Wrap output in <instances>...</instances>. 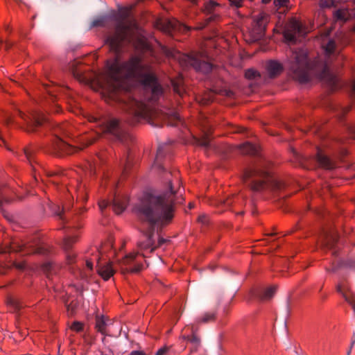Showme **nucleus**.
Masks as SVG:
<instances>
[{"instance_id":"obj_1","label":"nucleus","mask_w":355,"mask_h":355,"mask_svg":"<svg viewBox=\"0 0 355 355\" xmlns=\"http://www.w3.org/2000/svg\"><path fill=\"white\" fill-rule=\"evenodd\" d=\"M135 6L119 7L113 15L116 22L114 33L106 35L105 42L115 57L107 62V84L103 88L102 96L110 104L118 103L131 116L128 123L135 125L141 119L160 120L164 124L178 125L181 119L177 111L166 112L155 108L164 90L158 77L149 64L143 63L139 55H132L120 62V54L125 43L132 40L139 30L132 13Z\"/></svg>"},{"instance_id":"obj_2","label":"nucleus","mask_w":355,"mask_h":355,"mask_svg":"<svg viewBox=\"0 0 355 355\" xmlns=\"http://www.w3.org/2000/svg\"><path fill=\"white\" fill-rule=\"evenodd\" d=\"M169 188V191L161 194L144 193L139 204L135 207V211L139 219L147 222L150 225V228L137 242L139 252H130L122 260V264L126 266L125 270L128 272H138L142 270L145 268L144 263H146V254L152 253L157 248L153 239L154 226H166L171 223L174 217L175 191L171 182Z\"/></svg>"},{"instance_id":"obj_3","label":"nucleus","mask_w":355,"mask_h":355,"mask_svg":"<svg viewBox=\"0 0 355 355\" xmlns=\"http://www.w3.org/2000/svg\"><path fill=\"white\" fill-rule=\"evenodd\" d=\"M288 68L294 79L301 83H308L312 77L327 82L336 87L338 79L329 71L328 64L320 57L313 60L309 59L305 50L298 49L293 52L288 62Z\"/></svg>"},{"instance_id":"obj_4","label":"nucleus","mask_w":355,"mask_h":355,"mask_svg":"<svg viewBox=\"0 0 355 355\" xmlns=\"http://www.w3.org/2000/svg\"><path fill=\"white\" fill-rule=\"evenodd\" d=\"M270 166L271 163L269 161L262 159L245 169L243 180L252 191H278L285 188V183L272 175L270 171Z\"/></svg>"},{"instance_id":"obj_5","label":"nucleus","mask_w":355,"mask_h":355,"mask_svg":"<svg viewBox=\"0 0 355 355\" xmlns=\"http://www.w3.org/2000/svg\"><path fill=\"white\" fill-rule=\"evenodd\" d=\"M16 252L22 255L39 254L47 256L52 252V248L43 243L39 236H33L24 241H12L9 244L0 245V253Z\"/></svg>"},{"instance_id":"obj_6","label":"nucleus","mask_w":355,"mask_h":355,"mask_svg":"<svg viewBox=\"0 0 355 355\" xmlns=\"http://www.w3.org/2000/svg\"><path fill=\"white\" fill-rule=\"evenodd\" d=\"M89 122L94 123V127L97 128L96 136L92 138L86 146L92 144L101 134H108L117 140H122L125 132L121 126V122L116 118L109 119L98 118L93 115H88Z\"/></svg>"},{"instance_id":"obj_7","label":"nucleus","mask_w":355,"mask_h":355,"mask_svg":"<svg viewBox=\"0 0 355 355\" xmlns=\"http://www.w3.org/2000/svg\"><path fill=\"white\" fill-rule=\"evenodd\" d=\"M67 127V123L56 125L54 129L55 137L47 150L49 153L61 157L74 154L83 148L71 145L61 138V136L69 135Z\"/></svg>"},{"instance_id":"obj_8","label":"nucleus","mask_w":355,"mask_h":355,"mask_svg":"<svg viewBox=\"0 0 355 355\" xmlns=\"http://www.w3.org/2000/svg\"><path fill=\"white\" fill-rule=\"evenodd\" d=\"M305 28L296 17L290 18L284 26L283 36L288 44H294L297 37L305 34Z\"/></svg>"},{"instance_id":"obj_9","label":"nucleus","mask_w":355,"mask_h":355,"mask_svg":"<svg viewBox=\"0 0 355 355\" xmlns=\"http://www.w3.org/2000/svg\"><path fill=\"white\" fill-rule=\"evenodd\" d=\"M16 114L27 123V130L35 132L37 128L42 125L47 121L46 116L40 111H33L29 115L21 110H17Z\"/></svg>"},{"instance_id":"obj_10","label":"nucleus","mask_w":355,"mask_h":355,"mask_svg":"<svg viewBox=\"0 0 355 355\" xmlns=\"http://www.w3.org/2000/svg\"><path fill=\"white\" fill-rule=\"evenodd\" d=\"M269 21L270 15L264 12L253 16L251 34L254 40H259L265 35Z\"/></svg>"},{"instance_id":"obj_11","label":"nucleus","mask_w":355,"mask_h":355,"mask_svg":"<svg viewBox=\"0 0 355 355\" xmlns=\"http://www.w3.org/2000/svg\"><path fill=\"white\" fill-rule=\"evenodd\" d=\"M198 328L195 327L194 324L187 325L182 331V334L180 339L189 342L192 347L190 349V352L193 353L197 352L200 345V338L197 336Z\"/></svg>"},{"instance_id":"obj_12","label":"nucleus","mask_w":355,"mask_h":355,"mask_svg":"<svg viewBox=\"0 0 355 355\" xmlns=\"http://www.w3.org/2000/svg\"><path fill=\"white\" fill-rule=\"evenodd\" d=\"M315 161L319 167L327 170H331L336 167V160L334 157H329L322 149L317 148Z\"/></svg>"},{"instance_id":"obj_13","label":"nucleus","mask_w":355,"mask_h":355,"mask_svg":"<svg viewBox=\"0 0 355 355\" xmlns=\"http://www.w3.org/2000/svg\"><path fill=\"white\" fill-rule=\"evenodd\" d=\"M185 64V66H191L193 67L196 71H202L204 73L209 72L211 70L212 65L207 62H201L200 60H198L196 59H194L191 56L184 55L180 60V62L182 64Z\"/></svg>"},{"instance_id":"obj_14","label":"nucleus","mask_w":355,"mask_h":355,"mask_svg":"<svg viewBox=\"0 0 355 355\" xmlns=\"http://www.w3.org/2000/svg\"><path fill=\"white\" fill-rule=\"evenodd\" d=\"M101 252H98L95 257L96 261V268L98 275L105 280H108L115 273V270L113 268L112 263L110 262L103 263L101 258L99 257Z\"/></svg>"},{"instance_id":"obj_15","label":"nucleus","mask_w":355,"mask_h":355,"mask_svg":"<svg viewBox=\"0 0 355 355\" xmlns=\"http://www.w3.org/2000/svg\"><path fill=\"white\" fill-rule=\"evenodd\" d=\"M218 6V3L213 1H210L205 4V12L207 13V16L204 19L203 24L200 26L198 27V29H202L207 26L209 23L216 21L220 18V16L214 12L215 8Z\"/></svg>"},{"instance_id":"obj_16","label":"nucleus","mask_w":355,"mask_h":355,"mask_svg":"<svg viewBox=\"0 0 355 355\" xmlns=\"http://www.w3.org/2000/svg\"><path fill=\"white\" fill-rule=\"evenodd\" d=\"M318 40L320 42V46L326 55L329 56L334 53L336 43L334 38L329 37V32H325L321 34Z\"/></svg>"},{"instance_id":"obj_17","label":"nucleus","mask_w":355,"mask_h":355,"mask_svg":"<svg viewBox=\"0 0 355 355\" xmlns=\"http://www.w3.org/2000/svg\"><path fill=\"white\" fill-rule=\"evenodd\" d=\"M266 70L268 76L274 78L283 72L284 67L279 61L270 60L266 64Z\"/></svg>"},{"instance_id":"obj_18","label":"nucleus","mask_w":355,"mask_h":355,"mask_svg":"<svg viewBox=\"0 0 355 355\" xmlns=\"http://www.w3.org/2000/svg\"><path fill=\"white\" fill-rule=\"evenodd\" d=\"M277 291V286L273 285L267 288H259L254 291V295L261 301L271 299Z\"/></svg>"},{"instance_id":"obj_19","label":"nucleus","mask_w":355,"mask_h":355,"mask_svg":"<svg viewBox=\"0 0 355 355\" xmlns=\"http://www.w3.org/2000/svg\"><path fill=\"white\" fill-rule=\"evenodd\" d=\"M128 203V200L125 196L115 195L111 205L114 213L120 214L125 210Z\"/></svg>"},{"instance_id":"obj_20","label":"nucleus","mask_w":355,"mask_h":355,"mask_svg":"<svg viewBox=\"0 0 355 355\" xmlns=\"http://www.w3.org/2000/svg\"><path fill=\"white\" fill-rule=\"evenodd\" d=\"M171 85L173 92L180 96H183L185 92L183 76L179 74L175 78L171 79Z\"/></svg>"},{"instance_id":"obj_21","label":"nucleus","mask_w":355,"mask_h":355,"mask_svg":"<svg viewBox=\"0 0 355 355\" xmlns=\"http://www.w3.org/2000/svg\"><path fill=\"white\" fill-rule=\"evenodd\" d=\"M135 48L144 52L149 53L153 54V49L150 44L148 42L147 40L139 35L135 42Z\"/></svg>"},{"instance_id":"obj_22","label":"nucleus","mask_w":355,"mask_h":355,"mask_svg":"<svg viewBox=\"0 0 355 355\" xmlns=\"http://www.w3.org/2000/svg\"><path fill=\"white\" fill-rule=\"evenodd\" d=\"M337 242L338 239L336 235L329 233H325L321 241L322 245L328 249L334 248Z\"/></svg>"},{"instance_id":"obj_23","label":"nucleus","mask_w":355,"mask_h":355,"mask_svg":"<svg viewBox=\"0 0 355 355\" xmlns=\"http://www.w3.org/2000/svg\"><path fill=\"white\" fill-rule=\"evenodd\" d=\"M58 269V266L52 261L44 263L42 265V270L48 278H50L53 274H55Z\"/></svg>"},{"instance_id":"obj_24","label":"nucleus","mask_w":355,"mask_h":355,"mask_svg":"<svg viewBox=\"0 0 355 355\" xmlns=\"http://www.w3.org/2000/svg\"><path fill=\"white\" fill-rule=\"evenodd\" d=\"M240 150L243 154L250 155H255L259 152V148L256 145L248 141L241 144L240 146Z\"/></svg>"},{"instance_id":"obj_25","label":"nucleus","mask_w":355,"mask_h":355,"mask_svg":"<svg viewBox=\"0 0 355 355\" xmlns=\"http://www.w3.org/2000/svg\"><path fill=\"white\" fill-rule=\"evenodd\" d=\"M6 304L10 309L14 311H19L23 308L22 302L18 299L12 296H8L6 299Z\"/></svg>"},{"instance_id":"obj_26","label":"nucleus","mask_w":355,"mask_h":355,"mask_svg":"<svg viewBox=\"0 0 355 355\" xmlns=\"http://www.w3.org/2000/svg\"><path fill=\"white\" fill-rule=\"evenodd\" d=\"M86 211V209L85 207H80L76 215L73 218L71 222L70 223V225L69 227L75 228V229H80L83 227V224L80 220V215Z\"/></svg>"},{"instance_id":"obj_27","label":"nucleus","mask_w":355,"mask_h":355,"mask_svg":"<svg viewBox=\"0 0 355 355\" xmlns=\"http://www.w3.org/2000/svg\"><path fill=\"white\" fill-rule=\"evenodd\" d=\"M10 267H15L19 270H24L26 267V263L24 261H20V262H17V261H13L11 263H10L9 264L3 263V265L1 266L2 268L0 269V273L1 274L5 273L6 268H10Z\"/></svg>"},{"instance_id":"obj_28","label":"nucleus","mask_w":355,"mask_h":355,"mask_svg":"<svg viewBox=\"0 0 355 355\" xmlns=\"http://www.w3.org/2000/svg\"><path fill=\"white\" fill-rule=\"evenodd\" d=\"M334 17L336 20L346 21L349 18V11L344 8L338 9L334 12Z\"/></svg>"},{"instance_id":"obj_29","label":"nucleus","mask_w":355,"mask_h":355,"mask_svg":"<svg viewBox=\"0 0 355 355\" xmlns=\"http://www.w3.org/2000/svg\"><path fill=\"white\" fill-rule=\"evenodd\" d=\"M78 240V235L75 234L73 236H66L63 241V248L64 250L69 251L73 245L76 243Z\"/></svg>"},{"instance_id":"obj_30","label":"nucleus","mask_w":355,"mask_h":355,"mask_svg":"<svg viewBox=\"0 0 355 355\" xmlns=\"http://www.w3.org/2000/svg\"><path fill=\"white\" fill-rule=\"evenodd\" d=\"M216 320V313L214 312L205 313L202 317L199 318L196 320V326L202 323H207L213 322ZM198 328V327H196Z\"/></svg>"},{"instance_id":"obj_31","label":"nucleus","mask_w":355,"mask_h":355,"mask_svg":"<svg viewBox=\"0 0 355 355\" xmlns=\"http://www.w3.org/2000/svg\"><path fill=\"white\" fill-rule=\"evenodd\" d=\"M71 72L75 78L79 80H83L85 78L84 70L81 69V64L74 63L71 66Z\"/></svg>"},{"instance_id":"obj_32","label":"nucleus","mask_w":355,"mask_h":355,"mask_svg":"<svg viewBox=\"0 0 355 355\" xmlns=\"http://www.w3.org/2000/svg\"><path fill=\"white\" fill-rule=\"evenodd\" d=\"M290 0H274L273 5L277 10L283 9V12L280 11L279 13H284L288 9Z\"/></svg>"},{"instance_id":"obj_33","label":"nucleus","mask_w":355,"mask_h":355,"mask_svg":"<svg viewBox=\"0 0 355 355\" xmlns=\"http://www.w3.org/2000/svg\"><path fill=\"white\" fill-rule=\"evenodd\" d=\"M95 328L98 332L103 335L105 334L106 322L105 318L103 316H97L96 318Z\"/></svg>"},{"instance_id":"obj_34","label":"nucleus","mask_w":355,"mask_h":355,"mask_svg":"<svg viewBox=\"0 0 355 355\" xmlns=\"http://www.w3.org/2000/svg\"><path fill=\"white\" fill-rule=\"evenodd\" d=\"M132 166V157L130 153L128 154L126 162L122 172L121 179L125 178Z\"/></svg>"},{"instance_id":"obj_35","label":"nucleus","mask_w":355,"mask_h":355,"mask_svg":"<svg viewBox=\"0 0 355 355\" xmlns=\"http://www.w3.org/2000/svg\"><path fill=\"white\" fill-rule=\"evenodd\" d=\"M32 153L33 150L31 147H26L23 148L21 150V155H19L18 153H16L17 156L21 157V155H24V158L30 163L32 162Z\"/></svg>"},{"instance_id":"obj_36","label":"nucleus","mask_w":355,"mask_h":355,"mask_svg":"<svg viewBox=\"0 0 355 355\" xmlns=\"http://www.w3.org/2000/svg\"><path fill=\"white\" fill-rule=\"evenodd\" d=\"M60 176V173L58 172H48L47 177L49 178V182H51L53 184L58 185L60 183L59 178Z\"/></svg>"},{"instance_id":"obj_37","label":"nucleus","mask_w":355,"mask_h":355,"mask_svg":"<svg viewBox=\"0 0 355 355\" xmlns=\"http://www.w3.org/2000/svg\"><path fill=\"white\" fill-rule=\"evenodd\" d=\"M107 19L105 16L100 17L92 21L94 27H105L107 25Z\"/></svg>"},{"instance_id":"obj_38","label":"nucleus","mask_w":355,"mask_h":355,"mask_svg":"<svg viewBox=\"0 0 355 355\" xmlns=\"http://www.w3.org/2000/svg\"><path fill=\"white\" fill-rule=\"evenodd\" d=\"M85 327V324L83 322H79V321H74L71 324L70 329L73 331H75L76 333H79L83 331Z\"/></svg>"},{"instance_id":"obj_39","label":"nucleus","mask_w":355,"mask_h":355,"mask_svg":"<svg viewBox=\"0 0 355 355\" xmlns=\"http://www.w3.org/2000/svg\"><path fill=\"white\" fill-rule=\"evenodd\" d=\"M260 76V73L254 69H248L245 71V77L249 80H252Z\"/></svg>"},{"instance_id":"obj_40","label":"nucleus","mask_w":355,"mask_h":355,"mask_svg":"<svg viewBox=\"0 0 355 355\" xmlns=\"http://www.w3.org/2000/svg\"><path fill=\"white\" fill-rule=\"evenodd\" d=\"M64 209V207H60L59 205H53L51 207V209L53 211H54L55 214L57 216H58L60 219H61L62 220H64V213H63Z\"/></svg>"},{"instance_id":"obj_41","label":"nucleus","mask_w":355,"mask_h":355,"mask_svg":"<svg viewBox=\"0 0 355 355\" xmlns=\"http://www.w3.org/2000/svg\"><path fill=\"white\" fill-rule=\"evenodd\" d=\"M177 21H167L164 22V27L163 31L166 33H171L173 30L175 29Z\"/></svg>"},{"instance_id":"obj_42","label":"nucleus","mask_w":355,"mask_h":355,"mask_svg":"<svg viewBox=\"0 0 355 355\" xmlns=\"http://www.w3.org/2000/svg\"><path fill=\"white\" fill-rule=\"evenodd\" d=\"M86 168L87 170V173H88L90 176L96 175L97 171L98 170L97 169L96 163L88 162L87 164Z\"/></svg>"},{"instance_id":"obj_43","label":"nucleus","mask_w":355,"mask_h":355,"mask_svg":"<svg viewBox=\"0 0 355 355\" xmlns=\"http://www.w3.org/2000/svg\"><path fill=\"white\" fill-rule=\"evenodd\" d=\"M334 5V0H320L319 3V6L322 8H329Z\"/></svg>"},{"instance_id":"obj_44","label":"nucleus","mask_w":355,"mask_h":355,"mask_svg":"<svg viewBox=\"0 0 355 355\" xmlns=\"http://www.w3.org/2000/svg\"><path fill=\"white\" fill-rule=\"evenodd\" d=\"M212 101H213V94L211 92H209L207 94V96H206L201 98V100L200 101V103L202 105H206L209 104Z\"/></svg>"},{"instance_id":"obj_45","label":"nucleus","mask_w":355,"mask_h":355,"mask_svg":"<svg viewBox=\"0 0 355 355\" xmlns=\"http://www.w3.org/2000/svg\"><path fill=\"white\" fill-rule=\"evenodd\" d=\"M76 255L72 252H68L67 253V263L69 265H71L76 262Z\"/></svg>"},{"instance_id":"obj_46","label":"nucleus","mask_w":355,"mask_h":355,"mask_svg":"<svg viewBox=\"0 0 355 355\" xmlns=\"http://www.w3.org/2000/svg\"><path fill=\"white\" fill-rule=\"evenodd\" d=\"M96 255H97V254L94 255V256L93 257H92V258L87 259L85 261L86 268H87V270H89V271H92V270L94 262H96V259H95V257H96Z\"/></svg>"},{"instance_id":"obj_47","label":"nucleus","mask_w":355,"mask_h":355,"mask_svg":"<svg viewBox=\"0 0 355 355\" xmlns=\"http://www.w3.org/2000/svg\"><path fill=\"white\" fill-rule=\"evenodd\" d=\"M6 187H3L0 186V207L1 206V205L3 204V202L4 201L5 202L8 201V200L6 197Z\"/></svg>"},{"instance_id":"obj_48","label":"nucleus","mask_w":355,"mask_h":355,"mask_svg":"<svg viewBox=\"0 0 355 355\" xmlns=\"http://www.w3.org/2000/svg\"><path fill=\"white\" fill-rule=\"evenodd\" d=\"M110 201L108 200L103 199L98 202V207L103 213L104 209H105L110 205Z\"/></svg>"},{"instance_id":"obj_49","label":"nucleus","mask_w":355,"mask_h":355,"mask_svg":"<svg viewBox=\"0 0 355 355\" xmlns=\"http://www.w3.org/2000/svg\"><path fill=\"white\" fill-rule=\"evenodd\" d=\"M230 2V4L232 7H235L236 8H241L243 5V0H227Z\"/></svg>"},{"instance_id":"obj_50","label":"nucleus","mask_w":355,"mask_h":355,"mask_svg":"<svg viewBox=\"0 0 355 355\" xmlns=\"http://www.w3.org/2000/svg\"><path fill=\"white\" fill-rule=\"evenodd\" d=\"M81 199L84 202L87 200L86 194L84 193L83 190L80 189V187L77 190V200Z\"/></svg>"},{"instance_id":"obj_51","label":"nucleus","mask_w":355,"mask_h":355,"mask_svg":"<svg viewBox=\"0 0 355 355\" xmlns=\"http://www.w3.org/2000/svg\"><path fill=\"white\" fill-rule=\"evenodd\" d=\"M169 347H164L160 348L155 354V355H167L168 353Z\"/></svg>"},{"instance_id":"obj_52","label":"nucleus","mask_w":355,"mask_h":355,"mask_svg":"<svg viewBox=\"0 0 355 355\" xmlns=\"http://www.w3.org/2000/svg\"><path fill=\"white\" fill-rule=\"evenodd\" d=\"M350 96L355 98V80L352 82L349 90Z\"/></svg>"},{"instance_id":"obj_53","label":"nucleus","mask_w":355,"mask_h":355,"mask_svg":"<svg viewBox=\"0 0 355 355\" xmlns=\"http://www.w3.org/2000/svg\"><path fill=\"white\" fill-rule=\"evenodd\" d=\"M198 221L199 223H202L203 224H205L207 223L208 221V219H207V217L206 215H201V216H199L198 218Z\"/></svg>"},{"instance_id":"obj_54","label":"nucleus","mask_w":355,"mask_h":355,"mask_svg":"<svg viewBox=\"0 0 355 355\" xmlns=\"http://www.w3.org/2000/svg\"><path fill=\"white\" fill-rule=\"evenodd\" d=\"M349 132L350 137L353 139H355V126H350L349 128Z\"/></svg>"},{"instance_id":"obj_55","label":"nucleus","mask_w":355,"mask_h":355,"mask_svg":"<svg viewBox=\"0 0 355 355\" xmlns=\"http://www.w3.org/2000/svg\"><path fill=\"white\" fill-rule=\"evenodd\" d=\"M130 355H147L144 352L139 350H135L130 352Z\"/></svg>"},{"instance_id":"obj_56","label":"nucleus","mask_w":355,"mask_h":355,"mask_svg":"<svg viewBox=\"0 0 355 355\" xmlns=\"http://www.w3.org/2000/svg\"><path fill=\"white\" fill-rule=\"evenodd\" d=\"M107 178V175L105 174V172H103V180L101 182V186H105Z\"/></svg>"},{"instance_id":"obj_57","label":"nucleus","mask_w":355,"mask_h":355,"mask_svg":"<svg viewBox=\"0 0 355 355\" xmlns=\"http://www.w3.org/2000/svg\"><path fill=\"white\" fill-rule=\"evenodd\" d=\"M13 122V119L11 117V116H8L6 119V124L7 125H10L12 124Z\"/></svg>"},{"instance_id":"obj_58","label":"nucleus","mask_w":355,"mask_h":355,"mask_svg":"<svg viewBox=\"0 0 355 355\" xmlns=\"http://www.w3.org/2000/svg\"><path fill=\"white\" fill-rule=\"evenodd\" d=\"M352 109V106L351 105H349V106H347L345 107L344 109H343V113L344 114H347Z\"/></svg>"},{"instance_id":"obj_59","label":"nucleus","mask_w":355,"mask_h":355,"mask_svg":"<svg viewBox=\"0 0 355 355\" xmlns=\"http://www.w3.org/2000/svg\"><path fill=\"white\" fill-rule=\"evenodd\" d=\"M165 241H166L165 239H164L162 238L159 239L158 241V244L156 246H157V248L161 246Z\"/></svg>"},{"instance_id":"obj_60","label":"nucleus","mask_w":355,"mask_h":355,"mask_svg":"<svg viewBox=\"0 0 355 355\" xmlns=\"http://www.w3.org/2000/svg\"><path fill=\"white\" fill-rule=\"evenodd\" d=\"M209 141L208 138H207V137H206V138L202 141V142L201 143V144H202V146H207V145L209 144Z\"/></svg>"},{"instance_id":"obj_61","label":"nucleus","mask_w":355,"mask_h":355,"mask_svg":"<svg viewBox=\"0 0 355 355\" xmlns=\"http://www.w3.org/2000/svg\"><path fill=\"white\" fill-rule=\"evenodd\" d=\"M44 86L45 87V89H46L47 92L49 93L51 95H52L51 93L53 92L54 91L49 89L48 88V87H49L48 85L45 84V85H44Z\"/></svg>"},{"instance_id":"obj_62","label":"nucleus","mask_w":355,"mask_h":355,"mask_svg":"<svg viewBox=\"0 0 355 355\" xmlns=\"http://www.w3.org/2000/svg\"><path fill=\"white\" fill-rule=\"evenodd\" d=\"M354 343H355V334H354L352 338L351 347L354 345Z\"/></svg>"},{"instance_id":"obj_63","label":"nucleus","mask_w":355,"mask_h":355,"mask_svg":"<svg viewBox=\"0 0 355 355\" xmlns=\"http://www.w3.org/2000/svg\"><path fill=\"white\" fill-rule=\"evenodd\" d=\"M225 204L227 205H230L232 204L231 200L227 199L226 201L225 202Z\"/></svg>"},{"instance_id":"obj_64","label":"nucleus","mask_w":355,"mask_h":355,"mask_svg":"<svg viewBox=\"0 0 355 355\" xmlns=\"http://www.w3.org/2000/svg\"><path fill=\"white\" fill-rule=\"evenodd\" d=\"M101 355H114V354H113V352L110 351L108 354L101 352Z\"/></svg>"}]
</instances>
